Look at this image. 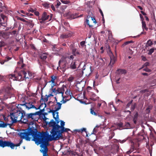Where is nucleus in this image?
<instances>
[{"label":"nucleus","mask_w":156,"mask_h":156,"mask_svg":"<svg viewBox=\"0 0 156 156\" xmlns=\"http://www.w3.org/2000/svg\"><path fill=\"white\" fill-rule=\"evenodd\" d=\"M48 123L50 126L52 127V129L50 131V135L47 132H38L37 129L33 127H29L27 129L20 130L19 131L18 134L21 139H25L27 141H30L31 138L29 136L31 135L38 136V135L40 136L43 134L45 133L48 135L47 137L48 139V141H52L53 137L57 133V128H55L57 127V125H56L55 122H54L53 119H51Z\"/></svg>","instance_id":"f257e3e1"},{"label":"nucleus","mask_w":156,"mask_h":156,"mask_svg":"<svg viewBox=\"0 0 156 156\" xmlns=\"http://www.w3.org/2000/svg\"><path fill=\"white\" fill-rule=\"evenodd\" d=\"M33 137L32 140L35 141V143L37 145L41 144L40 147L41 148H43L44 149L41 151L43 154V156H47L48 155L47 152L48 151V148L46 146V142L48 141L47 139L48 135L45 133L42 134L41 136H37L34 135H31ZM38 136H39L38 135Z\"/></svg>","instance_id":"f03ea898"},{"label":"nucleus","mask_w":156,"mask_h":156,"mask_svg":"<svg viewBox=\"0 0 156 156\" xmlns=\"http://www.w3.org/2000/svg\"><path fill=\"white\" fill-rule=\"evenodd\" d=\"M40 115V113L39 112L29 113H26L24 112L22 122L25 124L30 123L36 120V116L37 115Z\"/></svg>","instance_id":"7ed1b4c3"},{"label":"nucleus","mask_w":156,"mask_h":156,"mask_svg":"<svg viewBox=\"0 0 156 156\" xmlns=\"http://www.w3.org/2000/svg\"><path fill=\"white\" fill-rule=\"evenodd\" d=\"M24 111H17L16 112L10 114V117L12 123H14L17 121H21L22 122L24 117Z\"/></svg>","instance_id":"20e7f679"},{"label":"nucleus","mask_w":156,"mask_h":156,"mask_svg":"<svg viewBox=\"0 0 156 156\" xmlns=\"http://www.w3.org/2000/svg\"><path fill=\"white\" fill-rule=\"evenodd\" d=\"M57 104L58 105V107H57L56 106L55 108V110H51L49 108L47 109L49 110L48 112L52 113L53 117L55 119L56 121V125H58L59 121L58 119V112H57L61 108L62 104L60 102H57Z\"/></svg>","instance_id":"39448f33"},{"label":"nucleus","mask_w":156,"mask_h":156,"mask_svg":"<svg viewBox=\"0 0 156 156\" xmlns=\"http://www.w3.org/2000/svg\"><path fill=\"white\" fill-rule=\"evenodd\" d=\"M71 130L68 128H66L64 127L63 128H62L60 130L57 131V133L55 134V136L53 137L52 140H56L60 139H62L63 137L62 133L63 132H67Z\"/></svg>","instance_id":"423d86ee"},{"label":"nucleus","mask_w":156,"mask_h":156,"mask_svg":"<svg viewBox=\"0 0 156 156\" xmlns=\"http://www.w3.org/2000/svg\"><path fill=\"white\" fill-rule=\"evenodd\" d=\"M22 103L20 104V105L22 106H24L26 107L27 108L29 109L30 108H35L36 110L39 109L41 107V106L43 105V104H41V105L38 107V108H37L35 106L33 105V102L30 101L29 102H26L24 100L22 101Z\"/></svg>","instance_id":"0eeeda50"},{"label":"nucleus","mask_w":156,"mask_h":156,"mask_svg":"<svg viewBox=\"0 0 156 156\" xmlns=\"http://www.w3.org/2000/svg\"><path fill=\"white\" fill-rule=\"evenodd\" d=\"M22 76H23V75L21 73V71L20 73L18 74L17 76H16L14 74H10L8 75V78L11 80H16L18 81H21L23 80V78L22 77Z\"/></svg>","instance_id":"6e6552de"},{"label":"nucleus","mask_w":156,"mask_h":156,"mask_svg":"<svg viewBox=\"0 0 156 156\" xmlns=\"http://www.w3.org/2000/svg\"><path fill=\"white\" fill-rule=\"evenodd\" d=\"M0 146L2 147H9L12 149H14V144L9 141H3L1 140H0Z\"/></svg>","instance_id":"1a4fd4ad"},{"label":"nucleus","mask_w":156,"mask_h":156,"mask_svg":"<svg viewBox=\"0 0 156 156\" xmlns=\"http://www.w3.org/2000/svg\"><path fill=\"white\" fill-rule=\"evenodd\" d=\"M131 145L130 149L126 152V154H129L133 152L134 150H137L139 149V144L137 143H134L132 140H130Z\"/></svg>","instance_id":"9d476101"},{"label":"nucleus","mask_w":156,"mask_h":156,"mask_svg":"<svg viewBox=\"0 0 156 156\" xmlns=\"http://www.w3.org/2000/svg\"><path fill=\"white\" fill-rule=\"evenodd\" d=\"M49 17V15H48L46 12H44L42 14L41 17H39L38 20L40 23H43L45 21L48 20Z\"/></svg>","instance_id":"9b49d317"},{"label":"nucleus","mask_w":156,"mask_h":156,"mask_svg":"<svg viewBox=\"0 0 156 156\" xmlns=\"http://www.w3.org/2000/svg\"><path fill=\"white\" fill-rule=\"evenodd\" d=\"M84 87V85L81 83H78L76 85L77 90L80 92L83 90V88Z\"/></svg>","instance_id":"f8f14e48"},{"label":"nucleus","mask_w":156,"mask_h":156,"mask_svg":"<svg viewBox=\"0 0 156 156\" xmlns=\"http://www.w3.org/2000/svg\"><path fill=\"white\" fill-rule=\"evenodd\" d=\"M110 61L109 65L111 66H112V65L114 64L116 60V58L113 55L110 56Z\"/></svg>","instance_id":"ddd939ff"},{"label":"nucleus","mask_w":156,"mask_h":156,"mask_svg":"<svg viewBox=\"0 0 156 156\" xmlns=\"http://www.w3.org/2000/svg\"><path fill=\"white\" fill-rule=\"evenodd\" d=\"M23 59H22L20 61L17 62V66L20 69H23L25 66V65L23 63Z\"/></svg>","instance_id":"4468645a"},{"label":"nucleus","mask_w":156,"mask_h":156,"mask_svg":"<svg viewBox=\"0 0 156 156\" xmlns=\"http://www.w3.org/2000/svg\"><path fill=\"white\" fill-rule=\"evenodd\" d=\"M65 125V122L62 120L60 121V126L58 125H57L56 127L55 128H57V130H59V129H61L62 128H63L64 127V126Z\"/></svg>","instance_id":"2eb2a0df"},{"label":"nucleus","mask_w":156,"mask_h":156,"mask_svg":"<svg viewBox=\"0 0 156 156\" xmlns=\"http://www.w3.org/2000/svg\"><path fill=\"white\" fill-rule=\"evenodd\" d=\"M21 73L23 75V77L25 78L26 79L28 78H29V77H30V72H28V73L27 74L25 71L24 70H23L21 71Z\"/></svg>","instance_id":"dca6fc26"},{"label":"nucleus","mask_w":156,"mask_h":156,"mask_svg":"<svg viewBox=\"0 0 156 156\" xmlns=\"http://www.w3.org/2000/svg\"><path fill=\"white\" fill-rule=\"evenodd\" d=\"M126 73L125 69H119L117 70V73L119 75L125 74Z\"/></svg>","instance_id":"f3484780"},{"label":"nucleus","mask_w":156,"mask_h":156,"mask_svg":"<svg viewBox=\"0 0 156 156\" xmlns=\"http://www.w3.org/2000/svg\"><path fill=\"white\" fill-rule=\"evenodd\" d=\"M48 55V54L47 53H44L40 55V57L42 60L44 61L47 58Z\"/></svg>","instance_id":"a211bd4d"},{"label":"nucleus","mask_w":156,"mask_h":156,"mask_svg":"<svg viewBox=\"0 0 156 156\" xmlns=\"http://www.w3.org/2000/svg\"><path fill=\"white\" fill-rule=\"evenodd\" d=\"M90 98L94 101H95L98 100L99 98V97H97L95 94L93 93Z\"/></svg>","instance_id":"6ab92c4d"},{"label":"nucleus","mask_w":156,"mask_h":156,"mask_svg":"<svg viewBox=\"0 0 156 156\" xmlns=\"http://www.w3.org/2000/svg\"><path fill=\"white\" fill-rule=\"evenodd\" d=\"M76 62L75 61H73L70 65L69 68L72 69H74L76 68Z\"/></svg>","instance_id":"aec40b11"},{"label":"nucleus","mask_w":156,"mask_h":156,"mask_svg":"<svg viewBox=\"0 0 156 156\" xmlns=\"http://www.w3.org/2000/svg\"><path fill=\"white\" fill-rule=\"evenodd\" d=\"M9 124H7L0 121V127L5 128L7 127V126L9 125Z\"/></svg>","instance_id":"412c9836"},{"label":"nucleus","mask_w":156,"mask_h":156,"mask_svg":"<svg viewBox=\"0 0 156 156\" xmlns=\"http://www.w3.org/2000/svg\"><path fill=\"white\" fill-rule=\"evenodd\" d=\"M1 18L0 19H1L2 22H5L6 23L7 21V18L4 15L2 14H1L0 15Z\"/></svg>","instance_id":"4be33fe9"},{"label":"nucleus","mask_w":156,"mask_h":156,"mask_svg":"<svg viewBox=\"0 0 156 156\" xmlns=\"http://www.w3.org/2000/svg\"><path fill=\"white\" fill-rule=\"evenodd\" d=\"M138 117V113L137 112H136L134 115V117L133 119V121L134 123L135 124H136V122L137 120Z\"/></svg>","instance_id":"5701e85b"},{"label":"nucleus","mask_w":156,"mask_h":156,"mask_svg":"<svg viewBox=\"0 0 156 156\" xmlns=\"http://www.w3.org/2000/svg\"><path fill=\"white\" fill-rule=\"evenodd\" d=\"M72 53L74 55L80 54L77 51V49L73 47L72 48Z\"/></svg>","instance_id":"b1692460"},{"label":"nucleus","mask_w":156,"mask_h":156,"mask_svg":"<svg viewBox=\"0 0 156 156\" xmlns=\"http://www.w3.org/2000/svg\"><path fill=\"white\" fill-rule=\"evenodd\" d=\"M71 34H62L61 36L60 37L62 38H67V37H70L71 36Z\"/></svg>","instance_id":"393cba45"},{"label":"nucleus","mask_w":156,"mask_h":156,"mask_svg":"<svg viewBox=\"0 0 156 156\" xmlns=\"http://www.w3.org/2000/svg\"><path fill=\"white\" fill-rule=\"evenodd\" d=\"M7 26V24L5 22H2L1 19H0V28L2 27H5Z\"/></svg>","instance_id":"a878e982"},{"label":"nucleus","mask_w":156,"mask_h":156,"mask_svg":"<svg viewBox=\"0 0 156 156\" xmlns=\"http://www.w3.org/2000/svg\"><path fill=\"white\" fill-rule=\"evenodd\" d=\"M142 23L143 29V30L144 29H145L146 31H147L148 30V29L146 27L145 22L142 21Z\"/></svg>","instance_id":"bb28decb"},{"label":"nucleus","mask_w":156,"mask_h":156,"mask_svg":"<svg viewBox=\"0 0 156 156\" xmlns=\"http://www.w3.org/2000/svg\"><path fill=\"white\" fill-rule=\"evenodd\" d=\"M42 5L45 8L48 9L49 7L50 4L48 2H45Z\"/></svg>","instance_id":"cd10ccee"},{"label":"nucleus","mask_w":156,"mask_h":156,"mask_svg":"<svg viewBox=\"0 0 156 156\" xmlns=\"http://www.w3.org/2000/svg\"><path fill=\"white\" fill-rule=\"evenodd\" d=\"M8 90V91L6 92V94H5L4 95V98L5 99H6L8 98V97L7 96H9L10 93V92L9 89L7 88L6 89V90Z\"/></svg>","instance_id":"c85d7f7f"},{"label":"nucleus","mask_w":156,"mask_h":156,"mask_svg":"<svg viewBox=\"0 0 156 156\" xmlns=\"http://www.w3.org/2000/svg\"><path fill=\"white\" fill-rule=\"evenodd\" d=\"M61 90L59 89H58L57 90H56L55 88H54L53 89H52V91L53 92L56 93V94H59L60 90Z\"/></svg>","instance_id":"c756f323"},{"label":"nucleus","mask_w":156,"mask_h":156,"mask_svg":"<svg viewBox=\"0 0 156 156\" xmlns=\"http://www.w3.org/2000/svg\"><path fill=\"white\" fill-rule=\"evenodd\" d=\"M11 57H6V58H5V59H4L3 60V61L1 62V64H4L5 62H7L9 60L11 59Z\"/></svg>","instance_id":"7c9ffc66"},{"label":"nucleus","mask_w":156,"mask_h":156,"mask_svg":"<svg viewBox=\"0 0 156 156\" xmlns=\"http://www.w3.org/2000/svg\"><path fill=\"white\" fill-rule=\"evenodd\" d=\"M152 42L151 40H149L147 41V42L146 44V46L148 47V46H151L152 44Z\"/></svg>","instance_id":"2f4dec72"},{"label":"nucleus","mask_w":156,"mask_h":156,"mask_svg":"<svg viewBox=\"0 0 156 156\" xmlns=\"http://www.w3.org/2000/svg\"><path fill=\"white\" fill-rule=\"evenodd\" d=\"M51 78V80L49 81V82H51L52 83H55V80L56 79V76H52Z\"/></svg>","instance_id":"473e14b6"},{"label":"nucleus","mask_w":156,"mask_h":156,"mask_svg":"<svg viewBox=\"0 0 156 156\" xmlns=\"http://www.w3.org/2000/svg\"><path fill=\"white\" fill-rule=\"evenodd\" d=\"M152 107L151 106H149L146 109V112L147 113H149L150 112V110L151 109Z\"/></svg>","instance_id":"72a5a7b5"},{"label":"nucleus","mask_w":156,"mask_h":156,"mask_svg":"<svg viewBox=\"0 0 156 156\" xmlns=\"http://www.w3.org/2000/svg\"><path fill=\"white\" fill-rule=\"evenodd\" d=\"M154 49L153 48H152L150 49L149 51H148V54L149 55H151L152 53H153L154 52Z\"/></svg>","instance_id":"f704fd0d"},{"label":"nucleus","mask_w":156,"mask_h":156,"mask_svg":"<svg viewBox=\"0 0 156 156\" xmlns=\"http://www.w3.org/2000/svg\"><path fill=\"white\" fill-rule=\"evenodd\" d=\"M136 106V103H134V104L131 105L130 109L132 111L134 110Z\"/></svg>","instance_id":"c9c22d12"},{"label":"nucleus","mask_w":156,"mask_h":156,"mask_svg":"<svg viewBox=\"0 0 156 156\" xmlns=\"http://www.w3.org/2000/svg\"><path fill=\"white\" fill-rule=\"evenodd\" d=\"M99 12L100 13L101 16H102L103 23H105V19H104V14H103V13L101 10V9H99Z\"/></svg>","instance_id":"e433bc0d"},{"label":"nucleus","mask_w":156,"mask_h":156,"mask_svg":"<svg viewBox=\"0 0 156 156\" xmlns=\"http://www.w3.org/2000/svg\"><path fill=\"white\" fill-rule=\"evenodd\" d=\"M108 47L109 49H108V51L107 52H108V54L109 55V56L113 55L112 53L111 50H110L109 49L110 48V47L109 46H108Z\"/></svg>","instance_id":"4c0bfd02"},{"label":"nucleus","mask_w":156,"mask_h":156,"mask_svg":"<svg viewBox=\"0 0 156 156\" xmlns=\"http://www.w3.org/2000/svg\"><path fill=\"white\" fill-rule=\"evenodd\" d=\"M74 79V77L72 76H71L68 79V80L69 82H71L73 81Z\"/></svg>","instance_id":"58836bf2"},{"label":"nucleus","mask_w":156,"mask_h":156,"mask_svg":"<svg viewBox=\"0 0 156 156\" xmlns=\"http://www.w3.org/2000/svg\"><path fill=\"white\" fill-rule=\"evenodd\" d=\"M127 140V139H123L122 140H118V142H120L122 144V143H124L126 141V140Z\"/></svg>","instance_id":"ea45409f"},{"label":"nucleus","mask_w":156,"mask_h":156,"mask_svg":"<svg viewBox=\"0 0 156 156\" xmlns=\"http://www.w3.org/2000/svg\"><path fill=\"white\" fill-rule=\"evenodd\" d=\"M90 113L92 114L95 115H97V113L95 112L94 110L92 108L90 109Z\"/></svg>","instance_id":"a19ab883"},{"label":"nucleus","mask_w":156,"mask_h":156,"mask_svg":"<svg viewBox=\"0 0 156 156\" xmlns=\"http://www.w3.org/2000/svg\"><path fill=\"white\" fill-rule=\"evenodd\" d=\"M62 100L61 101V102H62V104H64L66 102V101H68V100H67L66 99H64L65 97H63Z\"/></svg>","instance_id":"79ce46f5"},{"label":"nucleus","mask_w":156,"mask_h":156,"mask_svg":"<svg viewBox=\"0 0 156 156\" xmlns=\"http://www.w3.org/2000/svg\"><path fill=\"white\" fill-rule=\"evenodd\" d=\"M44 105H45L44 108L43 109H42L40 110V111H39V112L40 113V114L41 113H42L43 112H44V108H45L46 107V106H47V105H46V103H44Z\"/></svg>","instance_id":"37998d69"},{"label":"nucleus","mask_w":156,"mask_h":156,"mask_svg":"<svg viewBox=\"0 0 156 156\" xmlns=\"http://www.w3.org/2000/svg\"><path fill=\"white\" fill-rule=\"evenodd\" d=\"M5 45V43L3 41H0V48H1Z\"/></svg>","instance_id":"c03bdc74"},{"label":"nucleus","mask_w":156,"mask_h":156,"mask_svg":"<svg viewBox=\"0 0 156 156\" xmlns=\"http://www.w3.org/2000/svg\"><path fill=\"white\" fill-rule=\"evenodd\" d=\"M125 126L126 127V129H129L130 127V124L129 122H127L126 123Z\"/></svg>","instance_id":"a18cd8bd"},{"label":"nucleus","mask_w":156,"mask_h":156,"mask_svg":"<svg viewBox=\"0 0 156 156\" xmlns=\"http://www.w3.org/2000/svg\"><path fill=\"white\" fill-rule=\"evenodd\" d=\"M149 63L148 62H145L143 66V67H147L149 66Z\"/></svg>","instance_id":"49530a36"},{"label":"nucleus","mask_w":156,"mask_h":156,"mask_svg":"<svg viewBox=\"0 0 156 156\" xmlns=\"http://www.w3.org/2000/svg\"><path fill=\"white\" fill-rule=\"evenodd\" d=\"M132 101L133 100H131L127 104L126 106L127 108L129 107L130 106L132 103Z\"/></svg>","instance_id":"de8ad7c7"},{"label":"nucleus","mask_w":156,"mask_h":156,"mask_svg":"<svg viewBox=\"0 0 156 156\" xmlns=\"http://www.w3.org/2000/svg\"><path fill=\"white\" fill-rule=\"evenodd\" d=\"M61 2L62 3L65 4H68L69 2V1H64L63 0H61Z\"/></svg>","instance_id":"09e8293b"},{"label":"nucleus","mask_w":156,"mask_h":156,"mask_svg":"<svg viewBox=\"0 0 156 156\" xmlns=\"http://www.w3.org/2000/svg\"><path fill=\"white\" fill-rule=\"evenodd\" d=\"M86 22L87 24L90 27H93V26L90 25L89 24V20L87 19L86 20Z\"/></svg>","instance_id":"8fccbe9b"},{"label":"nucleus","mask_w":156,"mask_h":156,"mask_svg":"<svg viewBox=\"0 0 156 156\" xmlns=\"http://www.w3.org/2000/svg\"><path fill=\"white\" fill-rule=\"evenodd\" d=\"M143 70L147 72H150L151 71V70L149 69L148 68L146 67L143 69Z\"/></svg>","instance_id":"3c124183"},{"label":"nucleus","mask_w":156,"mask_h":156,"mask_svg":"<svg viewBox=\"0 0 156 156\" xmlns=\"http://www.w3.org/2000/svg\"><path fill=\"white\" fill-rule=\"evenodd\" d=\"M133 41H127L125 42V43H124L123 45H126L127 44H128L132 43H133Z\"/></svg>","instance_id":"603ef678"},{"label":"nucleus","mask_w":156,"mask_h":156,"mask_svg":"<svg viewBox=\"0 0 156 156\" xmlns=\"http://www.w3.org/2000/svg\"><path fill=\"white\" fill-rule=\"evenodd\" d=\"M67 58L70 60H73L74 58V57L73 55H71L70 56H68Z\"/></svg>","instance_id":"864d4df0"},{"label":"nucleus","mask_w":156,"mask_h":156,"mask_svg":"<svg viewBox=\"0 0 156 156\" xmlns=\"http://www.w3.org/2000/svg\"><path fill=\"white\" fill-rule=\"evenodd\" d=\"M85 42L84 41H83L80 42V44L82 47H83L85 44Z\"/></svg>","instance_id":"5fc2aeb1"},{"label":"nucleus","mask_w":156,"mask_h":156,"mask_svg":"<svg viewBox=\"0 0 156 156\" xmlns=\"http://www.w3.org/2000/svg\"><path fill=\"white\" fill-rule=\"evenodd\" d=\"M81 132H83V131L85 132L86 133V136H88L87 134V131H86V129L85 128H83L81 129Z\"/></svg>","instance_id":"6e6d98bb"},{"label":"nucleus","mask_w":156,"mask_h":156,"mask_svg":"<svg viewBox=\"0 0 156 156\" xmlns=\"http://www.w3.org/2000/svg\"><path fill=\"white\" fill-rule=\"evenodd\" d=\"M49 119L47 118L46 117H45V116H44V120L45 121V122L47 124L48 123V122H47V120H48V119Z\"/></svg>","instance_id":"4d7b16f0"},{"label":"nucleus","mask_w":156,"mask_h":156,"mask_svg":"<svg viewBox=\"0 0 156 156\" xmlns=\"http://www.w3.org/2000/svg\"><path fill=\"white\" fill-rule=\"evenodd\" d=\"M55 83H52L51 84V90H52V89H53V87H54L55 86Z\"/></svg>","instance_id":"13d9d810"},{"label":"nucleus","mask_w":156,"mask_h":156,"mask_svg":"<svg viewBox=\"0 0 156 156\" xmlns=\"http://www.w3.org/2000/svg\"><path fill=\"white\" fill-rule=\"evenodd\" d=\"M51 7L53 11H55V8L54 6L52 4H51Z\"/></svg>","instance_id":"bf43d9fd"},{"label":"nucleus","mask_w":156,"mask_h":156,"mask_svg":"<svg viewBox=\"0 0 156 156\" xmlns=\"http://www.w3.org/2000/svg\"><path fill=\"white\" fill-rule=\"evenodd\" d=\"M91 18L92 20L93 21V23H96V20L94 18H93V17H91Z\"/></svg>","instance_id":"052dcab7"},{"label":"nucleus","mask_w":156,"mask_h":156,"mask_svg":"<svg viewBox=\"0 0 156 156\" xmlns=\"http://www.w3.org/2000/svg\"><path fill=\"white\" fill-rule=\"evenodd\" d=\"M34 14L35 15L37 16H39V13L38 11H35L34 12Z\"/></svg>","instance_id":"680f3d73"},{"label":"nucleus","mask_w":156,"mask_h":156,"mask_svg":"<svg viewBox=\"0 0 156 156\" xmlns=\"http://www.w3.org/2000/svg\"><path fill=\"white\" fill-rule=\"evenodd\" d=\"M46 97L44 99V101L46 102L48 101V97L47 95H46Z\"/></svg>","instance_id":"e2e57ef3"},{"label":"nucleus","mask_w":156,"mask_h":156,"mask_svg":"<svg viewBox=\"0 0 156 156\" xmlns=\"http://www.w3.org/2000/svg\"><path fill=\"white\" fill-rule=\"evenodd\" d=\"M141 57H142V59L144 61H145L147 59H146V58L145 57H144L143 56H142Z\"/></svg>","instance_id":"0e129e2a"},{"label":"nucleus","mask_w":156,"mask_h":156,"mask_svg":"<svg viewBox=\"0 0 156 156\" xmlns=\"http://www.w3.org/2000/svg\"><path fill=\"white\" fill-rule=\"evenodd\" d=\"M65 93L66 94H69V95H70V91H68V90H66L65 92Z\"/></svg>","instance_id":"69168bd1"},{"label":"nucleus","mask_w":156,"mask_h":156,"mask_svg":"<svg viewBox=\"0 0 156 156\" xmlns=\"http://www.w3.org/2000/svg\"><path fill=\"white\" fill-rule=\"evenodd\" d=\"M26 15L27 16H32L33 15V14L32 13H26Z\"/></svg>","instance_id":"338daca9"},{"label":"nucleus","mask_w":156,"mask_h":156,"mask_svg":"<svg viewBox=\"0 0 156 156\" xmlns=\"http://www.w3.org/2000/svg\"><path fill=\"white\" fill-rule=\"evenodd\" d=\"M28 11H29L30 12H33L34 11V10L31 8H30V9H29Z\"/></svg>","instance_id":"774afa93"}]
</instances>
